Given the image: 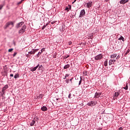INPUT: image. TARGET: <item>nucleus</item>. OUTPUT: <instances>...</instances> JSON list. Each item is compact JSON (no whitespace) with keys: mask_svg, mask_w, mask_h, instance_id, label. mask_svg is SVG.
Returning <instances> with one entry per match:
<instances>
[{"mask_svg":"<svg viewBox=\"0 0 130 130\" xmlns=\"http://www.w3.org/2000/svg\"><path fill=\"white\" fill-rule=\"evenodd\" d=\"M11 26L10 29H12L14 27V22L13 21H9L7 22L6 25L4 26V28L5 29L10 28V26Z\"/></svg>","mask_w":130,"mask_h":130,"instance_id":"f257e3e1","label":"nucleus"},{"mask_svg":"<svg viewBox=\"0 0 130 130\" xmlns=\"http://www.w3.org/2000/svg\"><path fill=\"white\" fill-rule=\"evenodd\" d=\"M8 88H9V86L8 85H5V86L2 89L3 93H5V91H6Z\"/></svg>","mask_w":130,"mask_h":130,"instance_id":"0eeeda50","label":"nucleus"},{"mask_svg":"<svg viewBox=\"0 0 130 130\" xmlns=\"http://www.w3.org/2000/svg\"><path fill=\"white\" fill-rule=\"evenodd\" d=\"M72 42H68V44H69V45H72Z\"/></svg>","mask_w":130,"mask_h":130,"instance_id":"473e14b6","label":"nucleus"},{"mask_svg":"<svg viewBox=\"0 0 130 130\" xmlns=\"http://www.w3.org/2000/svg\"><path fill=\"white\" fill-rule=\"evenodd\" d=\"M23 2V0H22L21 2H19L18 3V5H21V4H22Z\"/></svg>","mask_w":130,"mask_h":130,"instance_id":"7c9ffc66","label":"nucleus"},{"mask_svg":"<svg viewBox=\"0 0 130 130\" xmlns=\"http://www.w3.org/2000/svg\"><path fill=\"white\" fill-rule=\"evenodd\" d=\"M16 55H17V53H16V52H15V53H14V54H13V56H16Z\"/></svg>","mask_w":130,"mask_h":130,"instance_id":"72a5a7b5","label":"nucleus"},{"mask_svg":"<svg viewBox=\"0 0 130 130\" xmlns=\"http://www.w3.org/2000/svg\"><path fill=\"white\" fill-rule=\"evenodd\" d=\"M40 56V54H39V53H38V54L37 55V56L38 57H39Z\"/></svg>","mask_w":130,"mask_h":130,"instance_id":"58836bf2","label":"nucleus"},{"mask_svg":"<svg viewBox=\"0 0 130 130\" xmlns=\"http://www.w3.org/2000/svg\"><path fill=\"white\" fill-rule=\"evenodd\" d=\"M92 4L93 3L92 2H89V3H87V8H91V7H92Z\"/></svg>","mask_w":130,"mask_h":130,"instance_id":"dca6fc26","label":"nucleus"},{"mask_svg":"<svg viewBox=\"0 0 130 130\" xmlns=\"http://www.w3.org/2000/svg\"><path fill=\"white\" fill-rule=\"evenodd\" d=\"M123 89H125V90H127V89H128V86H127V83L126 84V86L123 87Z\"/></svg>","mask_w":130,"mask_h":130,"instance_id":"393cba45","label":"nucleus"},{"mask_svg":"<svg viewBox=\"0 0 130 130\" xmlns=\"http://www.w3.org/2000/svg\"><path fill=\"white\" fill-rule=\"evenodd\" d=\"M23 25H24V22H21L16 25V28H20V27H22Z\"/></svg>","mask_w":130,"mask_h":130,"instance_id":"423d86ee","label":"nucleus"},{"mask_svg":"<svg viewBox=\"0 0 130 130\" xmlns=\"http://www.w3.org/2000/svg\"><path fill=\"white\" fill-rule=\"evenodd\" d=\"M100 95H101V93L96 92L94 95V98H99Z\"/></svg>","mask_w":130,"mask_h":130,"instance_id":"9d476101","label":"nucleus"},{"mask_svg":"<svg viewBox=\"0 0 130 130\" xmlns=\"http://www.w3.org/2000/svg\"><path fill=\"white\" fill-rule=\"evenodd\" d=\"M119 57H120L119 56V55H118V56L116 57V59H118V58H119Z\"/></svg>","mask_w":130,"mask_h":130,"instance_id":"f704fd0d","label":"nucleus"},{"mask_svg":"<svg viewBox=\"0 0 130 130\" xmlns=\"http://www.w3.org/2000/svg\"><path fill=\"white\" fill-rule=\"evenodd\" d=\"M86 14V12H85V10H82L80 12V14L79 15V18H83V16H84V15H85Z\"/></svg>","mask_w":130,"mask_h":130,"instance_id":"20e7f679","label":"nucleus"},{"mask_svg":"<svg viewBox=\"0 0 130 130\" xmlns=\"http://www.w3.org/2000/svg\"><path fill=\"white\" fill-rule=\"evenodd\" d=\"M63 79H67V77H66V76H64V78H63Z\"/></svg>","mask_w":130,"mask_h":130,"instance_id":"de8ad7c7","label":"nucleus"},{"mask_svg":"<svg viewBox=\"0 0 130 130\" xmlns=\"http://www.w3.org/2000/svg\"><path fill=\"white\" fill-rule=\"evenodd\" d=\"M13 50H14V49H13V48L9 49L8 50V52H12V51H13Z\"/></svg>","mask_w":130,"mask_h":130,"instance_id":"bb28decb","label":"nucleus"},{"mask_svg":"<svg viewBox=\"0 0 130 130\" xmlns=\"http://www.w3.org/2000/svg\"><path fill=\"white\" fill-rule=\"evenodd\" d=\"M41 111H47V107L45 106H43L41 108Z\"/></svg>","mask_w":130,"mask_h":130,"instance_id":"f8f14e48","label":"nucleus"},{"mask_svg":"<svg viewBox=\"0 0 130 130\" xmlns=\"http://www.w3.org/2000/svg\"><path fill=\"white\" fill-rule=\"evenodd\" d=\"M68 10H69V8L67 7V8H66V11H68Z\"/></svg>","mask_w":130,"mask_h":130,"instance_id":"79ce46f5","label":"nucleus"},{"mask_svg":"<svg viewBox=\"0 0 130 130\" xmlns=\"http://www.w3.org/2000/svg\"><path fill=\"white\" fill-rule=\"evenodd\" d=\"M97 104V102L96 101H91L87 104L88 106H91V107L93 106H95Z\"/></svg>","mask_w":130,"mask_h":130,"instance_id":"7ed1b4c3","label":"nucleus"},{"mask_svg":"<svg viewBox=\"0 0 130 130\" xmlns=\"http://www.w3.org/2000/svg\"><path fill=\"white\" fill-rule=\"evenodd\" d=\"M26 30H24V29H23V28H21L18 32L19 34H23L24 32H25Z\"/></svg>","mask_w":130,"mask_h":130,"instance_id":"ddd939ff","label":"nucleus"},{"mask_svg":"<svg viewBox=\"0 0 130 130\" xmlns=\"http://www.w3.org/2000/svg\"><path fill=\"white\" fill-rule=\"evenodd\" d=\"M19 78V74H16L15 76H14V79H17Z\"/></svg>","mask_w":130,"mask_h":130,"instance_id":"a878e982","label":"nucleus"},{"mask_svg":"<svg viewBox=\"0 0 130 130\" xmlns=\"http://www.w3.org/2000/svg\"><path fill=\"white\" fill-rule=\"evenodd\" d=\"M117 56V54H113L112 55H111V58H115Z\"/></svg>","mask_w":130,"mask_h":130,"instance_id":"4468645a","label":"nucleus"},{"mask_svg":"<svg viewBox=\"0 0 130 130\" xmlns=\"http://www.w3.org/2000/svg\"><path fill=\"white\" fill-rule=\"evenodd\" d=\"M71 95H72V94L71 93H70L69 96H68L69 98H71Z\"/></svg>","mask_w":130,"mask_h":130,"instance_id":"e433bc0d","label":"nucleus"},{"mask_svg":"<svg viewBox=\"0 0 130 130\" xmlns=\"http://www.w3.org/2000/svg\"><path fill=\"white\" fill-rule=\"evenodd\" d=\"M81 84H82V78L80 77V80L79 81V85H81Z\"/></svg>","mask_w":130,"mask_h":130,"instance_id":"cd10ccee","label":"nucleus"},{"mask_svg":"<svg viewBox=\"0 0 130 130\" xmlns=\"http://www.w3.org/2000/svg\"><path fill=\"white\" fill-rule=\"evenodd\" d=\"M128 0L127 1H125V0H121L120 1V4H122L123 5H124V4H126V3H128Z\"/></svg>","mask_w":130,"mask_h":130,"instance_id":"9b49d317","label":"nucleus"},{"mask_svg":"<svg viewBox=\"0 0 130 130\" xmlns=\"http://www.w3.org/2000/svg\"><path fill=\"white\" fill-rule=\"evenodd\" d=\"M3 5H0V10L1 9H3Z\"/></svg>","mask_w":130,"mask_h":130,"instance_id":"4c0bfd02","label":"nucleus"},{"mask_svg":"<svg viewBox=\"0 0 130 130\" xmlns=\"http://www.w3.org/2000/svg\"><path fill=\"white\" fill-rule=\"evenodd\" d=\"M115 61H116V60L115 59H110L109 61V64L110 66H111V64H114Z\"/></svg>","mask_w":130,"mask_h":130,"instance_id":"39448f33","label":"nucleus"},{"mask_svg":"<svg viewBox=\"0 0 130 130\" xmlns=\"http://www.w3.org/2000/svg\"><path fill=\"white\" fill-rule=\"evenodd\" d=\"M56 22V21H53L52 22H51V23L52 24V25H53V24H54Z\"/></svg>","mask_w":130,"mask_h":130,"instance_id":"c756f323","label":"nucleus"},{"mask_svg":"<svg viewBox=\"0 0 130 130\" xmlns=\"http://www.w3.org/2000/svg\"><path fill=\"white\" fill-rule=\"evenodd\" d=\"M41 53H42V52H41V51L39 52V54H40V55Z\"/></svg>","mask_w":130,"mask_h":130,"instance_id":"37998d69","label":"nucleus"},{"mask_svg":"<svg viewBox=\"0 0 130 130\" xmlns=\"http://www.w3.org/2000/svg\"><path fill=\"white\" fill-rule=\"evenodd\" d=\"M38 67H39V64H38L37 67H34V68H32L31 70V72H35V71H36V70H37V69H38Z\"/></svg>","mask_w":130,"mask_h":130,"instance_id":"2eb2a0df","label":"nucleus"},{"mask_svg":"<svg viewBox=\"0 0 130 130\" xmlns=\"http://www.w3.org/2000/svg\"><path fill=\"white\" fill-rule=\"evenodd\" d=\"M39 70L40 71H42V70H43V66H42V65L40 66L39 67Z\"/></svg>","mask_w":130,"mask_h":130,"instance_id":"412c9836","label":"nucleus"},{"mask_svg":"<svg viewBox=\"0 0 130 130\" xmlns=\"http://www.w3.org/2000/svg\"><path fill=\"white\" fill-rule=\"evenodd\" d=\"M69 76H70V74H66V75H65V77L66 78H68V77H69Z\"/></svg>","mask_w":130,"mask_h":130,"instance_id":"2f4dec72","label":"nucleus"},{"mask_svg":"<svg viewBox=\"0 0 130 130\" xmlns=\"http://www.w3.org/2000/svg\"><path fill=\"white\" fill-rule=\"evenodd\" d=\"M10 77H14V74H10Z\"/></svg>","mask_w":130,"mask_h":130,"instance_id":"ea45409f","label":"nucleus"},{"mask_svg":"<svg viewBox=\"0 0 130 130\" xmlns=\"http://www.w3.org/2000/svg\"><path fill=\"white\" fill-rule=\"evenodd\" d=\"M129 52V51H127L125 54H127V53H128Z\"/></svg>","mask_w":130,"mask_h":130,"instance_id":"a19ab883","label":"nucleus"},{"mask_svg":"<svg viewBox=\"0 0 130 130\" xmlns=\"http://www.w3.org/2000/svg\"><path fill=\"white\" fill-rule=\"evenodd\" d=\"M77 1V0H74V2H73V4L74 3L76 2Z\"/></svg>","mask_w":130,"mask_h":130,"instance_id":"49530a36","label":"nucleus"},{"mask_svg":"<svg viewBox=\"0 0 130 130\" xmlns=\"http://www.w3.org/2000/svg\"><path fill=\"white\" fill-rule=\"evenodd\" d=\"M102 58H103V55H102L101 54H100L94 57V59L95 60H99L100 59H102Z\"/></svg>","mask_w":130,"mask_h":130,"instance_id":"f03ea898","label":"nucleus"},{"mask_svg":"<svg viewBox=\"0 0 130 130\" xmlns=\"http://www.w3.org/2000/svg\"><path fill=\"white\" fill-rule=\"evenodd\" d=\"M118 40H122V41L124 42V38L123 37L121 36L119 39Z\"/></svg>","mask_w":130,"mask_h":130,"instance_id":"aec40b11","label":"nucleus"},{"mask_svg":"<svg viewBox=\"0 0 130 130\" xmlns=\"http://www.w3.org/2000/svg\"><path fill=\"white\" fill-rule=\"evenodd\" d=\"M48 25V23H47L46 24H45V25H44L43 26V27L42 28V30H44V29H45V28H46V26Z\"/></svg>","mask_w":130,"mask_h":130,"instance_id":"4be33fe9","label":"nucleus"},{"mask_svg":"<svg viewBox=\"0 0 130 130\" xmlns=\"http://www.w3.org/2000/svg\"><path fill=\"white\" fill-rule=\"evenodd\" d=\"M13 44H14V46H16V42L13 41Z\"/></svg>","mask_w":130,"mask_h":130,"instance_id":"c9c22d12","label":"nucleus"},{"mask_svg":"<svg viewBox=\"0 0 130 130\" xmlns=\"http://www.w3.org/2000/svg\"><path fill=\"white\" fill-rule=\"evenodd\" d=\"M66 82H67V83H69V80H66Z\"/></svg>","mask_w":130,"mask_h":130,"instance_id":"a18cd8bd","label":"nucleus"},{"mask_svg":"<svg viewBox=\"0 0 130 130\" xmlns=\"http://www.w3.org/2000/svg\"><path fill=\"white\" fill-rule=\"evenodd\" d=\"M83 75H84V76H87V75H88V71H83Z\"/></svg>","mask_w":130,"mask_h":130,"instance_id":"5701e85b","label":"nucleus"},{"mask_svg":"<svg viewBox=\"0 0 130 130\" xmlns=\"http://www.w3.org/2000/svg\"><path fill=\"white\" fill-rule=\"evenodd\" d=\"M27 28V26H26L25 25H24L21 28H22L23 30H24L25 31H26V28Z\"/></svg>","mask_w":130,"mask_h":130,"instance_id":"b1692460","label":"nucleus"},{"mask_svg":"<svg viewBox=\"0 0 130 130\" xmlns=\"http://www.w3.org/2000/svg\"><path fill=\"white\" fill-rule=\"evenodd\" d=\"M69 68H70V64H68L63 67V69L64 70H67V69H69Z\"/></svg>","mask_w":130,"mask_h":130,"instance_id":"6ab92c4d","label":"nucleus"},{"mask_svg":"<svg viewBox=\"0 0 130 130\" xmlns=\"http://www.w3.org/2000/svg\"><path fill=\"white\" fill-rule=\"evenodd\" d=\"M68 57H70V55H68V56H67L65 58H68Z\"/></svg>","mask_w":130,"mask_h":130,"instance_id":"c03bdc74","label":"nucleus"},{"mask_svg":"<svg viewBox=\"0 0 130 130\" xmlns=\"http://www.w3.org/2000/svg\"><path fill=\"white\" fill-rule=\"evenodd\" d=\"M119 96V92H115L114 95V99H116V97H118Z\"/></svg>","mask_w":130,"mask_h":130,"instance_id":"1a4fd4ad","label":"nucleus"},{"mask_svg":"<svg viewBox=\"0 0 130 130\" xmlns=\"http://www.w3.org/2000/svg\"><path fill=\"white\" fill-rule=\"evenodd\" d=\"M37 51H38V49H35L29 52L28 53L29 54H35V52H37Z\"/></svg>","mask_w":130,"mask_h":130,"instance_id":"6e6552de","label":"nucleus"},{"mask_svg":"<svg viewBox=\"0 0 130 130\" xmlns=\"http://www.w3.org/2000/svg\"><path fill=\"white\" fill-rule=\"evenodd\" d=\"M72 80H73V78L70 79V81L72 82Z\"/></svg>","mask_w":130,"mask_h":130,"instance_id":"09e8293b","label":"nucleus"},{"mask_svg":"<svg viewBox=\"0 0 130 130\" xmlns=\"http://www.w3.org/2000/svg\"><path fill=\"white\" fill-rule=\"evenodd\" d=\"M41 52H43V51H45V48H42L41 50Z\"/></svg>","mask_w":130,"mask_h":130,"instance_id":"c85d7f7f","label":"nucleus"},{"mask_svg":"<svg viewBox=\"0 0 130 130\" xmlns=\"http://www.w3.org/2000/svg\"><path fill=\"white\" fill-rule=\"evenodd\" d=\"M108 64V62L107 60H106L104 61V66L105 67H107Z\"/></svg>","mask_w":130,"mask_h":130,"instance_id":"a211bd4d","label":"nucleus"},{"mask_svg":"<svg viewBox=\"0 0 130 130\" xmlns=\"http://www.w3.org/2000/svg\"><path fill=\"white\" fill-rule=\"evenodd\" d=\"M57 100H58V99H57Z\"/></svg>","mask_w":130,"mask_h":130,"instance_id":"8fccbe9b","label":"nucleus"},{"mask_svg":"<svg viewBox=\"0 0 130 130\" xmlns=\"http://www.w3.org/2000/svg\"><path fill=\"white\" fill-rule=\"evenodd\" d=\"M35 122H36L35 121H34V120H32L31 121V122L30 123V124H30V126H33V125H34V124H35Z\"/></svg>","mask_w":130,"mask_h":130,"instance_id":"f3484780","label":"nucleus"}]
</instances>
